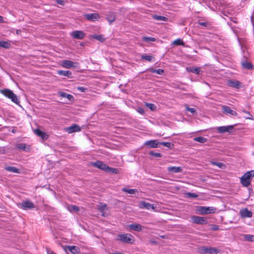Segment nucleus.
<instances>
[{
  "label": "nucleus",
  "mask_w": 254,
  "mask_h": 254,
  "mask_svg": "<svg viewBox=\"0 0 254 254\" xmlns=\"http://www.w3.org/2000/svg\"><path fill=\"white\" fill-rule=\"evenodd\" d=\"M0 92L5 96L6 97L10 99L13 103L19 104V100L17 98V96L12 91L8 89H4L3 90H0Z\"/></svg>",
  "instance_id": "f257e3e1"
},
{
  "label": "nucleus",
  "mask_w": 254,
  "mask_h": 254,
  "mask_svg": "<svg viewBox=\"0 0 254 254\" xmlns=\"http://www.w3.org/2000/svg\"><path fill=\"white\" fill-rule=\"evenodd\" d=\"M254 176V171H248L244 174L240 178L241 183L244 187H248L250 186L251 178Z\"/></svg>",
  "instance_id": "f03ea898"
},
{
  "label": "nucleus",
  "mask_w": 254,
  "mask_h": 254,
  "mask_svg": "<svg viewBox=\"0 0 254 254\" xmlns=\"http://www.w3.org/2000/svg\"><path fill=\"white\" fill-rule=\"evenodd\" d=\"M198 252L200 254H218L220 252V251L213 247H202L199 249Z\"/></svg>",
  "instance_id": "7ed1b4c3"
},
{
  "label": "nucleus",
  "mask_w": 254,
  "mask_h": 254,
  "mask_svg": "<svg viewBox=\"0 0 254 254\" xmlns=\"http://www.w3.org/2000/svg\"><path fill=\"white\" fill-rule=\"evenodd\" d=\"M19 207L23 210H29L34 208L35 204L32 201L27 200L20 203Z\"/></svg>",
  "instance_id": "20e7f679"
},
{
  "label": "nucleus",
  "mask_w": 254,
  "mask_h": 254,
  "mask_svg": "<svg viewBox=\"0 0 254 254\" xmlns=\"http://www.w3.org/2000/svg\"><path fill=\"white\" fill-rule=\"evenodd\" d=\"M192 222L197 224H204L207 223V219L206 217L193 215L191 217Z\"/></svg>",
  "instance_id": "39448f33"
},
{
  "label": "nucleus",
  "mask_w": 254,
  "mask_h": 254,
  "mask_svg": "<svg viewBox=\"0 0 254 254\" xmlns=\"http://www.w3.org/2000/svg\"><path fill=\"white\" fill-rule=\"evenodd\" d=\"M118 240L126 243H132L133 236L129 234H120L118 236Z\"/></svg>",
  "instance_id": "423d86ee"
},
{
  "label": "nucleus",
  "mask_w": 254,
  "mask_h": 254,
  "mask_svg": "<svg viewBox=\"0 0 254 254\" xmlns=\"http://www.w3.org/2000/svg\"><path fill=\"white\" fill-rule=\"evenodd\" d=\"M199 210L201 214H207L215 213L216 208L214 207L200 206Z\"/></svg>",
  "instance_id": "0eeeda50"
},
{
  "label": "nucleus",
  "mask_w": 254,
  "mask_h": 254,
  "mask_svg": "<svg viewBox=\"0 0 254 254\" xmlns=\"http://www.w3.org/2000/svg\"><path fill=\"white\" fill-rule=\"evenodd\" d=\"M77 63L69 60H63L62 61L61 65L66 68H74L76 66Z\"/></svg>",
  "instance_id": "6e6552de"
},
{
  "label": "nucleus",
  "mask_w": 254,
  "mask_h": 254,
  "mask_svg": "<svg viewBox=\"0 0 254 254\" xmlns=\"http://www.w3.org/2000/svg\"><path fill=\"white\" fill-rule=\"evenodd\" d=\"M92 165L93 166L105 172H107L108 168V166L101 161H97L95 162H92Z\"/></svg>",
  "instance_id": "1a4fd4ad"
},
{
  "label": "nucleus",
  "mask_w": 254,
  "mask_h": 254,
  "mask_svg": "<svg viewBox=\"0 0 254 254\" xmlns=\"http://www.w3.org/2000/svg\"><path fill=\"white\" fill-rule=\"evenodd\" d=\"M70 36L75 39H82L84 38L85 34L80 30H75L70 33Z\"/></svg>",
  "instance_id": "9d476101"
},
{
  "label": "nucleus",
  "mask_w": 254,
  "mask_h": 254,
  "mask_svg": "<svg viewBox=\"0 0 254 254\" xmlns=\"http://www.w3.org/2000/svg\"><path fill=\"white\" fill-rule=\"evenodd\" d=\"M84 17L87 20L91 21H95L100 18L99 15L97 13H88L84 15Z\"/></svg>",
  "instance_id": "9b49d317"
},
{
  "label": "nucleus",
  "mask_w": 254,
  "mask_h": 254,
  "mask_svg": "<svg viewBox=\"0 0 254 254\" xmlns=\"http://www.w3.org/2000/svg\"><path fill=\"white\" fill-rule=\"evenodd\" d=\"M240 214L242 218H251L253 216V213L247 208L241 209L240 210Z\"/></svg>",
  "instance_id": "f8f14e48"
},
{
  "label": "nucleus",
  "mask_w": 254,
  "mask_h": 254,
  "mask_svg": "<svg viewBox=\"0 0 254 254\" xmlns=\"http://www.w3.org/2000/svg\"><path fill=\"white\" fill-rule=\"evenodd\" d=\"M65 130L68 133H71L74 132H79L81 130V127L76 124H73L72 126L67 127Z\"/></svg>",
  "instance_id": "ddd939ff"
},
{
  "label": "nucleus",
  "mask_w": 254,
  "mask_h": 254,
  "mask_svg": "<svg viewBox=\"0 0 254 254\" xmlns=\"http://www.w3.org/2000/svg\"><path fill=\"white\" fill-rule=\"evenodd\" d=\"M222 109L223 113L225 114H229L233 116H237V112L232 110L229 106L223 105Z\"/></svg>",
  "instance_id": "4468645a"
},
{
  "label": "nucleus",
  "mask_w": 254,
  "mask_h": 254,
  "mask_svg": "<svg viewBox=\"0 0 254 254\" xmlns=\"http://www.w3.org/2000/svg\"><path fill=\"white\" fill-rule=\"evenodd\" d=\"M139 207L140 208H145L147 210L155 209V207L153 204H151L150 203L145 202V201H140L139 204Z\"/></svg>",
  "instance_id": "2eb2a0df"
},
{
  "label": "nucleus",
  "mask_w": 254,
  "mask_h": 254,
  "mask_svg": "<svg viewBox=\"0 0 254 254\" xmlns=\"http://www.w3.org/2000/svg\"><path fill=\"white\" fill-rule=\"evenodd\" d=\"M233 127L234 126H222L218 127L217 130L219 133L231 132Z\"/></svg>",
  "instance_id": "dca6fc26"
},
{
  "label": "nucleus",
  "mask_w": 254,
  "mask_h": 254,
  "mask_svg": "<svg viewBox=\"0 0 254 254\" xmlns=\"http://www.w3.org/2000/svg\"><path fill=\"white\" fill-rule=\"evenodd\" d=\"M241 83L236 80H229L228 81V86L236 89H239L241 87Z\"/></svg>",
  "instance_id": "f3484780"
},
{
  "label": "nucleus",
  "mask_w": 254,
  "mask_h": 254,
  "mask_svg": "<svg viewBox=\"0 0 254 254\" xmlns=\"http://www.w3.org/2000/svg\"><path fill=\"white\" fill-rule=\"evenodd\" d=\"M160 143L157 140H150L145 142L144 145L149 146L150 148H157Z\"/></svg>",
  "instance_id": "a211bd4d"
},
{
  "label": "nucleus",
  "mask_w": 254,
  "mask_h": 254,
  "mask_svg": "<svg viewBox=\"0 0 254 254\" xmlns=\"http://www.w3.org/2000/svg\"><path fill=\"white\" fill-rule=\"evenodd\" d=\"M182 168L181 167L170 166L167 168V171L173 173H177L182 172Z\"/></svg>",
  "instance_id": "6ab92c4d"
},
{
  "label": "nucleus",
  "mask_w": 254,
  "mask_h": 254,
  "mask_svg": "<svg viewBox=\"0 0 254 254\" xmlns=\"http://www.w3.org/2000/svg\"><path fill=\"white\" fill-rule=\"evenodd\" d=\"M79 248L76 246H66L65 248V250L66 251H69L72 254H78V252H79Z\"/></svg>",
  "instance_id": "aec40b11"
},
{
  "label": "nucleus",
  "mask_w": 254,
  "mask_h": 254,
  "mask_svg": "<svg viewBox=\"0 0 254 254\" xmlns=\"http://www.w3.org/2000/svg\"><path fill=\"white\" fill-rule=\"evenodd\" d=\"M129 227L132 230L136 231V232H140L142 231V226L140 224L137 223H133L130 224Z\"/></svg>",
  "instance_id": "412c9836"
},
{
  "label": "nucleus",
  "mask_w": 254,
  "mask_h": 254,
  "mask_svg": "<svg viewBox=\"0 0 254 254\" xmlns=\"http://www.w3.org/2000/svg\"><path fill=\"white\" fill-rule=\"evenodd\" d=\"M57 73L62 76H66L69 78H72V73L69 70H59L57 71Z\"/></svg>",
  "instance_id": "4be33fe9"
},
{
  "label": "nucleus",
  "mask_w": 254,
  "mask_h": 254,
  "mask_svg": "<svg viewBox=\"0 0 254 254\" xmlns=\"http://www.w3.org/2000/svg\"><path fill=\"white\" fill-rule=\"evenodd\" d=\"M242 65L244 68L247 69H251L253 67V65L252 63L248 62L247 60H244L242 62Z\"/></svg>",
  "instance_id": "5701e85b"
},
{
  "label": "nucleus",
  "mask_w": 254,
  "mask_h": 254,
  "mask_svg": "<svg viewBox=\"0 0 254 254\" xmlns=\"http://www.w3.org/2000/svg\"><path fill=\"white\" fill-rule=\"evenodd\" d=\"M106 19L110 24L112 23L116 19L115 13L113 12H109L106 16Z\"/></svg>",
  "instance_id": "b1692460"
},
{
  "label": "nucleus",
  "mask_w": 254,
  "mask_h": 254,
  "mask_svg": "<svg viewBox=\"0 0 254 254\" xmlns=\"http://www.w3.org/2000/svg\"><path fill=\"white\" fill-rule=\"evenodd\" d=\"M59 95L61 97L67 98L70 101H72L74 100L73 96L71 94H68L64 92H60L59 93Z\"/></svg>",
  "instance_id": "393cba45"
},
{
  "label": "nucleus",
  "mask_w": 254,
  "mask_h": 254,
  "mask_svg": "<svg viewBox=\"0 0 254 254\" xmlns=\"http://www.w3.org/2000/svg\"><path fill=\"white\" fill-rule=\"evenodd\" d=\"M152 17L153 19L158 21H163L166 22L168 20V18L167 17L161 15H153Z\"/></svg>",
  "instance_id": "a878e982"
},
{
  "label": "nucleus",
  "mask_w": 254,
  "mask_h": 254,
  "mask_svg": "<svg viewBox=\"0 0 254 254\" xmlns=\"http://www.w3.org/2000/svg\"><path fill=\"white\" fill-rule=\"evenodd\" d=\"M5 170L7 171L15 173H20V171L19 169L16 168L15 167L11 166H6L4 168Z\"/></svg>",
  "instance_id": "bb28decb"
},
{
  "label": "nucleus",
  "mask_w": 254,
  "mask_h": 254,
  "mask_svg": "<svg viewBox=\"0 0 254 254\" xmlns=\"http://www.w3.org/2000/svg\"><path fill=\"white\" fill-rule=\"evenodd\" d=\"M34 133L38 135V136L41 137L42 138L44 139L45 137L46 134L39 129H36L34 130Z\"/></svg>",
  "instance_id": "cd10ccee"
},
{
  "label": "nucleus",
  "mask_w": 254,
  "mask_h": 254,
  "mask_svg": "<svg viewBox=\"0 0 254 254\" xmlns=\"http://www.w3.org/2000/svg\"><path fill=\"white\" fill-rule=\"evenodd\" d=\"M10 46L11 45L10 43L8 42L0 41V47H2L5 49H9Z\"/></svg>",
  "instance_id": "c85d7f7f"
},
{
  "label": "nucleus",
  "mask_w": 254,
  "mask_h": 254,
  "mask_svg": "<svg viewBox=\"0 0 254 254\" xmlns=\"http://www.w3.org/2000/svg\"><path fill=\"white\" fill-rule=\"evenodd\" d=\"M193 140L195 141H197L201 143H205L207 140V138L202 136L195 137L194 138Z\"/></svg>",
  "instance_id": "c756f323"
},
{
  "label": "nucleus",
  "mask_w": 254,
  "mask_h": 254,
  "mask_svg": "<svg viewBox=\"0 0 254 254\" xmlns=\"http://www.w3.org/2000/svg\"><path fill=\"white\" fill-rule=\"evenodd\" d=\"M122 191L129 194H134L137 192V190L136 189H128L126 188H123Z\"/></svg>",
  "instance_id": "7c9ffc66"
},
{
  "label": "nucleus",
  "mask_w": 254,
  "mask_h": 254,
  "mask_svg": "<svg viewBox=\"0 0 254 254\" xmlns=\"http://www.w3.org/2000/svg\"><path fill=\"white\" fill-rule=\"evenodd\" d=\"M106 172H109L114 174H119L120 171L118 169L111 168L108 166V168Z\"/></svg>",
  "instance_id": "2f4dec72"
},
{
  "label": "nucleus",
  "mask_w": 254,
  "mask_h": 254,
  "mask_svg": "<svg viewBox=\"0 0 254 254\" xmlns=\"http://www.w3.org/2000/svg\"><path fill=\"white\" fill-rule=\"evenodd\" d=\"M142 41L145 42H154L156 41V39L153 37L143 36L142 38Z\"/></svg>",
  "instance_id": "473e14b6"
},
{
  "label": "nucleus",
  "mask_w": 254,
  "mask_h": 254,
  "mask_svg": "<svg viewBox=\"0 0 254 254\" xmlns=\"http://www.w3.org/2000/svg\"><path fill=\"white\" fill-rule=\"evenodd\" d=\"M92 37L94 39H95L100 42H103L105 40V38L104 37V36H103V35H94L92 36Z\"/></svg>",
  "instance_id": "72a5a7b5"
},
{
  "label": "nucleus",
  "mask_w": 254,
  "mask_h": 254,
  "mask_svg": "<svg viewBox=\"0 0 254 254\" xmlns=\"http://www.w3.org/2000/svg\"><path fill=\"white\" fill-rule=\"evenodd\" d=\"M68 210L70 212H76L79 210V208L76 205H70L68 207Z\"/></svg>",
  "instance_id": "f704fd0d"
},
{
  "label": "nucleus",
  "mask_w": 254,
  "mask_h": 254,
  "mask_svg": "<svg viewBox=\"0 0 254 254\" xmlns=\"http://www.w3.org/2000/svg\"><path fill=\"white\" fill-rule=\"evenodd\" d=\"M211 163L212 165L216 166L221 169H222L225 167V165L221 162H211Z\"/></svg>",
  "instance_id": "c9c22d12"
},
{
  "label": "nucleus",
  "mask_w": 254,
  "mask_h": 254,
  "mask_svg": "<svg viewBox=\"0 0 254 254\" xmlns=\"http://www.w3.org/2000/svg\"><path fill=\"white\" fill-rule=\"evenodd\" d=\"M159 144H161L165 147H167L169 148H172L173 146H174L173 144L171 143V142H160Z\"/></svg>",
  "instance_id": "e433bc0d"
},
{
  "label": "nucleus",
  "mask_w": 254,
  "mask_h": 254,
  "mask_svg": "<svg viewBox=\"0 0 254 254\" xmlns=\"http://www.w3.org/2000/svg\"><path fill=\"white\" fill-rule=\"evenodd\" d=\"M141 58L142 60H145L147 61L151 62L153 58L152 56L150 55H142Z\"/></svg>",
  "instance_id": "4c0bfd02"
},
{
  "label": "nucleus",
  "mask_w": 254,
  "mask_h": 254,
  "mask_svg": "<svg viewBox=\"0 0 254 254\" xmlns=\"http://www.w3.org/2000/svg\"><path fill=\"white\" fill-rule=\"evenodd\" d=\"M245 239L248 241H254V235H245Z\"/></svg>",
  "instance_id": "58836bf2"
},
{
  "label": "nucleus",
  "mask_w": 254,
  "mask_h": 254,
  "mask_svg": "<svg viewBox=\"0 0 254 254\" xmlns=\"http://www.w3.org/2000/svg\"><path fill=\"white\" fill-rule=\"evenodd\" d=\"M190 72L194 73L197 74H199L200 72V67H196L191 68L190 70Z\"/></svg>",
  "instance_id": "ea45409f"
},
{
  "label": "nucleus",
  "mask_w": 254,
  "mask_h": 254,
  "mask_svg": "<svg viewBox=\"0 0 254 254\" xmlns=\"http://www.w3.org/2000/svg\"><path fill=\"white\" fill-rule=\"evenodd\" d=\"M16 147L19 149H21L22 150H25L26 146L25 143H19L16 145Z\"/></svg>",
  "instance_id": "a19ab883"
},
{
  "label": "nucleus",
  "mask_w": 254,
  "mask_h": 254,
  "mask_svg": "<svg viewBox=\"0 0 254 254\" xmlns=\"http://www.w3.org/2000/svg\"><path fill=\"white\" fill-rule=\"evenodd\" d=\"M146 106L149 109H150L151 111H154L156 109V106L152 103H146Z\"/></svg>",
  "instance_id": "79ce46f5"
},
{
  "label": "nucleus",
  "mask_w": 254,
  "mask_h": 254,
  "mask_svg": "<svg viewBox=\"0 0 254 254\" xmlns=\"http://www.w3.org/2000/svg\"><path fill=\"white\" fill-rule=\"evenodd\" d=\"M149 154L151 156H154L156 157H161L162 156V154H161L160 153H155L153 151H150L149 153Z\"/></svg>",
  "instance_id": "37998d69"
},
{
  "label": "nucleus",
  "mask_w": 254,
  "mask_h": 254,
  "mask_svg": "<svg viewBox=\"0 0 254 254\" xmlns=\"http://www.w3.org/2000/svg\"><path fill=\"white\" fill-rule=\"evenodd\" d=\"M173 43L176 45H184V42L180 39H178L173 42Z\"/></svg>",
  "instance_id": "c03bdc74"
},
{
  "label": "nucleus",
  "mask_w": 254,
  "mask_h": 254,
  "mask_svg": "<svg viewBox=\"0 0 254 254\" xmlns=\"http://www.w3.org/2000/svg\"><path fill=\"white\" fill-rule=\"evenodd\" d=\"M152 72L153 73H156L158 74H162L164 72V70L162 69L158 68L156 69H152Z\"/></svg>",
  "instance_id": "a18cd8bd"
},
{
  "label": "nucleus",
  "mask_w": 254,
  "mask_h": 254,
  "mask_svg": "<svg viewBox=\"0 0 254 254\" xmlns=\"http://www.w3.org/2000/svg\"><path fill=\"white\" fill-rule=\"evenodd\" d=\"M186 195L188 197H191V198H196L198 196V194H195L194 193H192V192H188L187 193H186Z\"/></svg>",
  "instance_id": "49530a36"
},
{
  "label": "nucleus",
  "mask_w": 254,
  "mask_h": 254,
  "mask_svg": "<svg viewBox=\"0 0 254 254\" xmlns=\"http://www.w3.org/2000/svg\"><path fill=\"white\" fill-rule=\"evenodd\" d=\"M186 110L188 111H189L190 112V113H191L193 115L196 112V110L194 108H190L189 107H187L186 108Z\"/></svg>",
  "instance_id": "de8ad7c7"
},
{
  "label": "nucleus",
  "mask_w": 254,
  "mask_h": 254,
  "mask_svg": "<svg viewBox=\"0 0 254 254\" xmlns=\"http://www.w3.org/2000/svg\"><path fill=\"white\" fill-rule=\"evenodd\" d=\"M106 209H107V205L106 204L102 205L100 206V207L99 208V210L101 212H102Z\"/></svg>",
  "instance_id": "09e8293b"
},
{
  "label": "nucleus",
  "mask_w": 254,
  "mask_h": 254,
  "mask_svg": "<svg viewBox=\"0 0 254 254\" xmlns=\"http://www.w3.org/2000/svg\"><path fill=\"white\" fill-rule=\"evenodd\" d=\"M77 89L78 90H79V91H81L82 92H85L87 90L86 88H85L84 87H78L77 88Z\"/></svg>",
  "instance_id": "8fccbe9b"
},
{
  "label": "nucleus",
  "mask_w": 254,
  "mask_h": 254,
  "mask_svg": "<svg viewBox=\"0 0 254 254\" xmlns=\"http://www.w3.org/2000/svg\"><path fill=\"white\" fill-rule=\"evenodd\" d=\"M198 24L199 25L204 27H207L208 25V23L206 22H200L198 23Z\"/></svg>",
  "instance_id": "3c124183"
},
{
  "label": "nucleus",
  "mask_w": 254,
  "mask_h": 254,
  "mask_svg": "<svg viewBox=\"0 0 254 254\" xmlns=\"http://www.w3.org/2000/svg\"><path fill=\"white\" fill-rule=\"evenodd\" d=\"M219 226L216 225H213L212 227V229L214 231H216L219 230Z\"/></svg>",
  "instance_id": "603ef678"
},
{
  "label": "nucleus",
  "mask_w": 254,
  "mask_h": 254,
  "mask_svg": "<svg viewBox=\"0 0 254 254\" xmlns=\"http://www.w3.org/2000/svg\"><path fill=\"white\" fill-rule=\"evenodd\" d=\"M57 3L61 4L62 5H64V0H57Z\"/></svg>",
  "instance_id": "864d4df0"
},
{
  "label": "nucleus",
  "mask_w": 254,
  "mask_h": 254,
  "mask_svg": "<svg viewBox=\"0 0 254 254\" xmlns=\"http://www.w3.org/2000/svg\"><path fill=\"white\" fill-rule=\"evenodd\" d=\"M138 112L141 114H143L144 113V110L142 108H139L138 110Z\"/></svg>",
  "instance_id": "5fc2aeb1"
},
{
  "label": "nucleus",
  "mask_w": 254,
  "mask_h": 254,
  "mask_svg": "<svg viewBox=\"0 0 254 254\" xmlns=\"http://www.w3.org/2000/svg\"><path fill=\"white\" fill-rule=\"evenodd\" d=\"M47 253L48 254H56L55 252L49 249L47 250Z\"/></svg>",
  "instance_id": "6e6d98bb"
},
{
  "label": "nucleus",
  "mask_w": 254,
  "mask_h": 254,
  "mask_svg": "<svg viewBox=\"0 0 254 254\" xmlns=\"http://www.w3.org/2000/svg\"><path fill=\"white\" fill-rule=\"evenodd\" d=\"M4 22L3 17L0 15V23H2Z\"/></svg>",
  "instance_id": "4d7b16f0"
}]
</instances>
